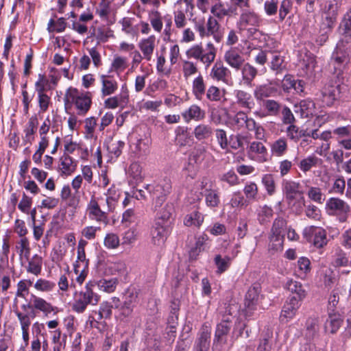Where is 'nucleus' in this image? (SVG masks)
Wrapping results in <instances>:
<instances>
[{
    "mask_svg": "<svg viewBox=\"0 0 351 351\" xmlns=\"http://www.w3.org/2000/svg\"><path fill=\"white\" fill-rule=\"evenodd\" d=\"M320 162H322L320 158L312 154L302 159L298 165L300 171L306 173L312 168L316 167Z\"/></svg>",
    "mask_w": 351,
    "mask_h": 351,
    "instance_id": "nucleus-37",
    "label": "nucleus"
},
{
    "mask_svg": "<svg viewBox=\"0 0 351 351\" xmlns=\"http://www.w3.org/2000/svg\"><path fill=\"white\" fill-rule=\"evenodd\" d=\"M241 78L239 84L247 87L253 86V81L258 75V70L250 63L243 64L240 69Z\"/></svg>",
    "mask_w": 351,
    "mask_h": 351,
    "instance_id": "nucleus-19",
    "label": "nucleus"
},
{
    "mask_svg": "<svg viewBox=\"0 0 351 351\" xmlns=\"http://www.w3.org/2000/svg\"><path fill=\"white\" fill-rule=\"evenodd\" d=\"M261 22L259 14L249 8L242 9L236 25L240 32L247 31L249 36H254L259 32L258 27Z\"/></svg>",
    "mask_w": 351,
    "mask_h": 351,
    "instance_id": "nucleus-5",
    "label": "nucleus"
},
{
    "mask_svg": "<svg viewBox=\"0 0 351 351\" xmlns=\"http://www.w3.org/2000/svg\"><path fill=\"white\" fill-rule=\"evenodd\" d=\"M243 193L249 201H257L258 199V188L254 182H247L243 188Z\"/></svg>",
    "mask_w": 351,
    "mask_h": 351,
    "instance_id": "nucleus-55",
    "label": "nucleus"
},
{
    "mask_svg": "<svg viewBox=\"0 0 351 351\" xmlns=\"http://www.w3.org/2000/svg\"><path fill=\"white\" fill-rule=\"evenodd\" d=\"M261 291V287L259 284H254L249 288L245 299L247 312L256 309Z\"/></svg>",
    "mask_w": 351,
    "mask_h": 351,
    "instance_id": "nucleus-21",
    "label": "nucleus"
},
{
    "mask_svg": "<svg viewBox=\"0 0 351 351\" xmlns=\"http://www.w3.org/2000/svg\"><path fill=\"white\" fill-rule=\"evenodd\" d=\"M192 92L195 97L198 100H202L206 93V84L204 77L199 74L193 81Z\"/></svg>",
    "mask_w": 351,
    "mask_h": 351,
    "instance_id": "nucleus-32",
    "label": "nucleus"
},
{
    "mask_svg": "<svg viewBox=\"0 0 351 351\" xmlns=\"http://www.w3.org/2000/svg\"><path fill=\"white\" fill-rule=\"evenodd\" d=\"M96 282L88 281L83 289L75 291L73 295L72 309L78 313L85 311L88 306H96L100 300V295L95 291Z\"/></svg>",
    "mask_w": 351,
    "mask_h": 351,
    "instance_id": "nucleus-1",
    "label": "nucleus"
},
{
    "mask_svg": "<svg viewBox=\"0 0 351 351\" xmlns=\"http://www.w3.org/2000/svg\"><path fill=\"white\" fill-rule=\"evenodd\" d=\"M205 198V204L210 209L217 208L221 202L219 193L217 189H209L202 192Z\"/></svg>",
    "mask_w": 351,
    "mask_h": 351,
    "instance_id": "nucleus-29",
    "label": "nucleus"
},
{
    "mask_svg": "<svg viewBox=\"0 0 351 351\" xmlns=\"http://www.w3.org/2000/svg\"><path fill=\"white\" fill-rule=\"evenodd\" d=\"M29 304H30L27 306L25 304L23 305V308L25 309L27 306L30 308L32 306L33 308L43 312L46 315L53 312L56 309V307H54L51 303L33 293L30 295Z\"/></svg>",
    "mask_w": 351,
    "mask_h": 351,
    "instance_id": "nucleus-18",
    "label": "nucleus"
},
{
    "mask_svg": "<svg viewBox=\"0 0 351 351\" xmlns=\"http://www.w3.org/2000/svg\"><path fill=\"white\" fill-rule=\"evenodd\" d=\"M173 210L172 204L167 203L163 207L158 208L156 211V221H160L162 223H165L169 226L170 222L169 221Z\"/></svg>",
    "mask_w": 351,
    "mask_h": 351,
    "instance_id": "nucleus-45",
    "label": "nucleus"
},
{
    "mask_svg": "<svg viewBox=\"0 0 351 351\" xmlns=\"http://www.w3.org/2000/svg\"><path fill=\"white\" fill-rule=\"evenodd\" d=\"M182 117L184 121L189 123L191 120L195 121L203 120L206 117V112L199 106L193 104L182 112Z\"/></svg>",
    "mask_w": 351,
    "mask_h": 351,
    "instance_id": "nucleus-23",
    "label": "nucleus"
},
{
    "mask_svg": "<svg viewBox=\"0 0 351 351\" xmlns=\"http://www.w3.org/2000/svg\"><path fill=\"white\" fill-rule=\"evenodd\" d=\"M150 144L151 140L147 136L137 138L136 143L133 144L134 146V152L139 156L146 155L149 152Z\"/></svg>",
    "mask_w": 351,
    "mask_h": 351,
    "instance_id": "nucleus-43",
    "label": "nucleus"
},
{
    "mask_svg": "<svg viewBox=\"0 0 351 351\" xmlns=\"http://www.w3.org/2000/svg\"><path fill=\"white\" fill-rule=\"evenodd\" d=\"M149 20L154 30L158 33L161 32L162 29V19L161 14L155 9L149 12Z\"/></svg>",
    "mask_w": 351,
    "mask_h": 351,
    "instance_id": "nucleus-48",
    "label": "nucleus"
},
{
    "mask_svg": "<svg viewBox=\"0 0 351 351\" xmlns=\"http://www.w3.org/2000/svg\"><path fill=\"white\" fill-rule=\"evenodd\" d=\"M300 109L302 117H308L315 112V104L308 99L302 100L300 102Z\"/></svg>",
    "mask_w": 351,
    "mask_h": 351,
    "instance_id": "nucleus-58",
    "label": "nucleus"
},
{
    "mask_svg": "<svg viewBox=\"0 0 351 351\" xmlns=\"http://www.w3.org/2000/svg\"><path fill=\"white\" fill-rule=\"evenodd\" d=\"M347 89L346 86L341 84L326 85L322 90V102L326 106H332L339 101L342 93Z\"/></svg>",
    "mask_w": 351,
    "mask_h": 351,
    "instance_id": "nucleus-8",
    "label": "nucleus"
},
{
    "mask_svg": "<svg viewBox=\"0 0 351 351\" xmlns=\"http://www.w3.org/2000/svg\"><path fill=\"white\" fill-rule=\"evenodd\" d=\"M42 266L43 258L38 254H34L31 258H29L26 271L27 273L38 276L41 273Z\"/></svg>",
    "mask_w": 351,
    "mask_h": 351,
    "instance_id": "nucleus-36",
    "label": "nucleus"
},
{
    "mask_svg": "<svg viewBox=\"0 0 351 351\" xmlns=\"http://www.w3.org/2000/svg\"><path fill=\"white\" fill-rule=\"evenodd\" d=\"M96 282V287L107 293L113 292L117 285L118 280L117 278H113L109 280L101 279Z\"/></svg>",
    "mask_w": 351,
    "mask_h": 351,
    "instance_id": "nucleus-54",
    "label": "nucleus"
},
{
    "mask_svg": "<svg viewBox=\"0 0 351 351\" xmlns=\"http://www.w3.org/2000/svg\"><path fill=\"white\" fill-rule=\"evenodd\" d=\"M195 137L198 141H202L208 138L213 134L211 126L206 124H199L193 131Z\"/></svg>",
    "mask_w": 351,
    "mask_h": 351,
    "instance_id": "nucleus-49",
    "label": "nucleus"
},
{
    "mask_svg": "<svg viewBox=\"0 0 351 351\" xmlns=\"http://www.w3.org/2000/svg\"><path fill=\"white\" fill-rule=\"evenodd\" d=\"M297 311L298 310L295 308L287 303H285L280 315V321L282 323L288 322L289 320L295 316Z\"/></svg>",
    "mask_w": 351,
    "mask_h": 351,
    "instance_id": "nucleus-60",
    "label": "nucleus"
},
{
    "mask_svg": "<svg viewBox=\"0 0 351 351\" xmlns=\"http://www.w3.org/2000/svg\"><path fill=\"white\" fill-rule=\"evenodd\" d=\"M66 24L64 18H60L57 21L51 19L48 23L47 30L49 32H62L65 30Z\"/></svg>",
    "mask_w": 351,
    "mask_h": 351,
    "instance_id": "nucleus-61",
    "label": "nucleus"
},
{
    "mask_svg": "<svg viewBox=\"0 0 351 351\" xmlns=\"http://www.w3.org/2000/svg\"><path fill=\"white\" fill-rule=\"evenodd\" d=\"M128 67V60L125 57L116 56L112 63L111 69L117 73L123 72Z\"/></svg>",
    "mask_w": 351,
    "mask_h": 351,
    "instance_id": "nucleus-62",
    "label": "nucleus"
},
{
    "mask_svg": "<svg viewBox=\"0 0 351 351\" xmlns=\"http://www.w3.org/2000/svg\"><path fill=\"white\" fill-rule=\"evenodd\" d=\"M282 87L285 92L290 93L293 90L294 93L300 94L304 92V82L300 80H295L292 75H286L282 80Z\"/></svg>",
    "mask_w": 351,
    "mask_h": 351,
    "instance_id": "nucleus-22",
    "label": "nucleus"
},
{
    "mask_svg": "<svg viewBox=\"0 0 351 351\" xmlns=\"http://www.w3.org/2000/svg\"><path fill=\"white\" fill-rule=\"evenodd\" d=\"M342 34L351 38V8L345 14L340 25Z\"/></svg>",
    "mask_w": 351,
    "mask_h": 351,
    "instance_id": "nucleus-64",
    "label": "nucleus"
},
{
    "mask_svg": "<svg viewBox=\"0 0 351 351\" xmlns=\"http://www.w3.org/2000/svg\"><path fill=\"white\" fill-rule=\"evenodd\" d=\"M349 62L350 58L348 51L342 47L341 44L338 43L330 60V65L333 66L334 73L338 77L343 73Z\"/></svg>",
    "mask_w": 351,
    "mask_h": 351,
    "instance_id": "nucleus-9",
    "label": "nucleus"
},
{
    "mask_svg": "<svg viewBox=\"0 0 351 351\" xmlns=\"http://www.w3.org/2000/svg\"><path fill=\"white\" fill-rule=\"evenodd\" d=\"M285 235L269 233V250L274 252L281 251L283 249Z\"/></svg>",
    "mask_w": 351,
    "mask_h": 351,
    "instance_id": "nucleus-47",
    "label": "nucleus"
},
{
    "mask_svg": "<svg viewBox=\"0 0 351 351\" xmlns=\"http://www.w3.org/2000/svg\"><path fill=\"white\" fill-rule=\"evenodd\" d=\"M257 220L259 223L264 225L270 221L274 215V210L271 206L266 204L259 206L256 210Z\"/></svg>",
    "mask_w": 351,
    "mask_h": 351,
    "instance_id": "nucleus-35",
    "label": "nucleus"
},
{
    "mask_svg": "<svg viewBox=\"0 0 351 351\" xmlns=\"http://www.w3.org/2000/svg\"><path fill=\"white\" fill-rule=\"evenodd\" d=\"M285 288L291 293L290 295H295L296 298L304 300L306 295V292L302 285L298 281L288 280Z\"/></svg>",
    "mask_w": 351,
    "mask_h": 351,
    "instance_id": "nucleus-34",
    "label": "nucleus"
},
{
    "mask_svg": "<svg viewBox=\"0 0 351 351\" xmlns=\"http://www.w3.org/2000/svg\"><path fill=\"white\" fill-rule=\"evenodd\" d=\"M316 61L315 56L310 52H306L300 60L299 66L302 70L303 75L311 77L313 75Z\"/></svg>",
    "mask_w": 351,
    "mask_h": 351,
    "instance_id": "nucleus-24",
    "label": "nucleus"
},
{
    "mask_svg": "<svg viewBox=\"0 0 351 351\" xmlns=\"http://www.w3.org/2000/svg\"><path fill=\"white\" fill-rule=\"evenodd\" d=\"M64 103H74L80 114H84L89 110L91 105L90 93L89 92H80L77 88L70 87L67 89L64 98Z\"/></svg>",
    "mask_w": 351,
    "mask_h": 351,
    "instance_id": "nucleus-6",
    "label": "nucleus"
},
{
    "mask_svg": "<svg viewBox=\"0 0 351 351\" xmlns=\"http://www.w3.org/2000/svg\"><path fill=\"white\" fill-rule=\"evenodd\" d=\"M169 234V226L167 223H162L160 221H155L151 230L152 242L154 245H162Z\"/></svg>",
    "mask_w": 351,
    "mask_h": 351,
    "instance_id": "nucleus-13",
    "label": "nucleus"
},
{
    "mask_svg": "<svg viewBox=\"0 0 351 351\" xmlns=\"http://www.w3.org/2000/svg\"><path fill=\"white\" fill-rule=\"evenodd\" d=\"M303 237L317 248H322L328 243L326 231L322 227L307 226L303 230Z\"/></svg>",
    "mask_w": 351,
    "mask_h": 351,
    "instance_id": "nucleus-7",
    "label": "nucleus"
},
{
    "mask_svg": "<svg viewBox=\"0 0 351 351\" xmlns=\"http://www.w3.org/2000/svg\"><path fill=\"white\" fill-rule=\"evenodd\" d=\"M348 263V258L346 254L341 249L335 250L333 256L332 264L335 267H344Z\"/></svg>",
    "mask_w": 351,
    "mask_h": 351,
    "instance_id": "nucleus-63",
    "label": "nucleus"
},
{
    "mask_svg": "<svg viewBox=\"0 0 351 351\" xmlns=\"http://www.w3.org/2000/svg\"><path fill=\"white\" fill-rule=\"evenodd\" d=\"M210 77L215 81L228 84L231 80V71L221 61H217L211 68Z\"/></svg>",
    "mask_w": 351,
    "mask_h": 351,
    "instance_id": "nucleus-16",
    "label": "nucleus"
},
{
    "mask_svg": "<svg viewBox=\"0 0 351 351\" xmlns=\"http://www.w3.org/2000/svg\"><path fill=\"white\" fill-rule=\"evenodd\" d=\"M326 213L330 216H339V221L344 222L346 220V214L349 212L350 206L338 197H330L326 203Z\"/></svg>",
    "mask_w": 351,
    "mask_h": 351,
    "instance_id": "nucleus-10",
    "label": "nucleus"
},
{
    "mask_svg": "<svg viewBox=\"0 0 351 351\" xmlns=\"http://www.w3.org/2000/svg\"><path fill=\"white\" fill-rule=\"evenodd\" d=\"M248 157L258 162H265L268 160V152L266 147L258 141H252L247 147Z\"/></svg>",
    "mask_w": 351,
    "mask_h": 351,
    "instance_id": "nucleus-14",
    "label": "nucleus"
},
{
    "mask_svg": "<svg viewBox=\"0 0 351 351\" xmlns=\"http://www.w3.org/2000/svg\"><path fill=\"white\" fill-rule=\"evenodd\" d=\"M307 195L312 201L318 204H323L326 199V195L322 193V189L317 186L309 187Z\"/></svg>",
    "mask_w": 351,
    "mask_h": 351,
    "instance_id": "nucleus-59",
    "label": "nucleus"
},
{
    "mask_svg": "<svg viewBox=\"0 0 351 351\" xmlns=\"http://www.w3.org/2000/svg\"><path fill=\"white\" fill-rule=\"evenodd\" d=\"M235 104L240 108L250 111L255 103L252 95L243 90H235L234 91Z\"/></svg>",
    "mask_w": 351,
    "mask_h": 351,
    "instance_id": "nucleus-20",
    "label": "nucleus"
},
{
    "mask_svg": "<svg viewBox=\"0 0 351 351\" xmlns=\"http://www.w3.org/2000/svg\"><path fill=\"white\" fill-rule=\"evenodd\" d=\"M282 189L288 199H293L298 192L299 184L291 180H284L282 183Z\"/></svg>",
    "mask_w": 351,
    "mask_h": 351,
    "instance_id": "nucleus-53",
    "label": "nucleus"
},
{
    "mask_svg": "<svg viewBox=\"0 0 351 351\" xmlns=\"http://www.w3.org/2000/svg\"><path fill=\"white\" fill-rule=\"evenodd\" d=\"M270 68L275 71L277 74L285 69V58L279 52L271 53Z\"/></svg>",
    "mask_w": 351,
    "mask_h": 351,
    "instance_id": "nucleus-46",
    "label": "nucleus"
},
{
    "mask_svg": "<svg viewBox=\"0 0 351 351\" xmlns=\"http://www.w3.org/2000/svg\"><path fill=\"white\" fill-rule=\"evenodd\" d=\"M101 88V93L103 97L114 94L118 89V82L110 76L101 75L100 77Z\"/></svg>",
    "mask_w": 351,
    "mask_h": 351,
    "instance_id": "nucleus-27",
    "label": "nucleus"
},
{
    "mask_svg": "<svg viewBox=\"0 0 351 351\" xmlns=\"http://www.w3.org/2000/svg\"><path fill=\"white\" fill-rule=\"evenodd\" d=\"M277 92V88L270 84H261L254 88V96L257 101H263L265 98L273 97Z\"/></svg>",
    "mask_w": 351,
    "mask_h": 351,
    "instance_id": "nucleus-28",
    "label": "nucleus"
},
{
    "mask_svg": "<svg viewBox=\"0 0 351 351\" xmlns=\"http://www.w3.org/2000/svg\"><path fill=\"white\" fill-rule=\"evenodd\" d=\"M328 316L324 322L325 329H339L343 324V317L339 312H328Z\"/></svg>",
    "mask_w": 351,
    "mask_h": 351,
    "instance_id": "nucleus-30",
    "label": "nucleus"
},
{
    "mask_svg": "<svg viewBox=\"0 0 351 351\" xmlns=\"http://www.w3.org/2000/svg\"><path fill=\"white\" fill-rule=\"evenodd\" d=\"M210 12L213 16L219 19L228 15V11H226V8L221 0H213Z\"/></svg>",
    "mask_w": 351,
    "mask_h": 351,
    "instance_id": "nucleus-51",
    "label": "nucleus"
},
{
    "mask_svg": "<svg viewBox=\"0 0 351 351\" xmlns=\"http://www.w3.org/2000/svg\"><path fill=\"white\" fill-rule=\"evenodd\" d=\"M232 258L221 254H216L214 258V263L217 267L216 274H221L229 269L231 266Z\"/></svg>",
    "mask_w": 351,
    "mask_h": 351,
    "instance_id": "nucleus-33",
    "label": "nucleus"
},
{
    "mask_svg": "<svg viewBox=\"0 0 351 351\" xmlns=\"http://www.w3.org/2000/svg\"><path fill=\"white\" fill-rule=\"evenodd\" d=\"M16 248L18 250L20 258L24 257L28 260L30 256V245L29 239L27 237H22L16 243Z\"/></svg>",
    "mask_w": 351,
    "mask_h": 351,
    "instance_id": "nucleus-52",
    "label": "nucleus"
},
{
    "mask_svg": "<svg viewBox=\"0 0 351 351\" xmlns=\"http://www.w3.org/2000/svg\"><path fill=\"white\" fill-rule=\"evenodd\" d=\"M217 52V49L209 41L206 44L205 49L202 43L193 45L186 50V56L189 59H194L203 64L207 69L214 62Z\"/></svg>",
    "mask_w": 351,
    "mask_h": 351,
    "instance_id": "nucleus-3",
    "label": "nucleus"
},
{
    "mask_svg": "<svg viewBox=\"0 0 351 351\" xmlns=\"http://www.w3.org/2000/svg\"><path fill=\"white\" fill-rule=\"evenodd\" d=\"M210 338L208 330L203 331L194 345L193 351H210Z\"/></svg>",
    "mask_w": 351,
    "mask_h": 351,
    "instance_id": "nucleus-41",
    "label": "nucleus"
},
{
    "mask_svg": "<svg viewBox=\"0 0 351 351\" xmlns=\"http://www.w3.org/2000/svg\"><path fill=\"white\" fill-rule=\"evenodd\" d=\"M150 194L154 210L162 206L172 189L171 179L164 177L158 179L153 184H147L145 187Z\"/></svg>",
    "mask_w": 351,
    "mask_h": 351,
    "instance_id": "nucleus-2",
    "label": "nucleus"
},
{
    "mask_svg": "<svg viewBox=\"0 0 351 351\" xmlns=\"http://www.w3.org/2000/svg\"><path fill=\"white\" fill-rule=\"evenodd\" d=\"M223 59L231 68L236 71L240 70L245 62L241 51L237 47H231L227 50L224 53Z\"/></svg>",
    "mask_w": 351,
    "mask_h": 351,
    "instance_id": "nucleus-17",
    "label": "nucleus"
},
{
    "mask_svg": "<svg viewBox=\"0 0 351 351\" xmlns=\"http://www.w3.org/2000/svg\"><path fill=\"white\" fill-rule=\"evenodd\" d=\"M280 6L278 5V19L279 21L282 22L287 14L291 12L293 6L292 0H282L279 1Z\"/></svg>",
    "mask_w": 351,
    "mask_h": 351,
    "instance_id": "nucleus-57",
    "label": "nucleus"
},
{
    "mask_svg": "<svg viewBox=\"0 0 351 351\" xmlns=\"http://www.w3.org/2000/svg\"><path fill=\"white\" fill-rule=\"evenodd\" d=\"M56 286V284L53 281L39 278L36 281L34 287L38 291L51 292L55 289Z\"/></svg>",
    "mask_w": 351,
    "mask_h": 351,
    "instance_id": "nucleus-56",
    "label": "nucleus"
},
{
    "mask_svg": "<svg viewBox=\"0 0 351 351\" xmlns=\"http://www.w3.org/2000/svg\"><path fill=\"white\" fill-rule=\"evenodd\" d=\"M195 28L201 38L212 37L217 43H221L223 38L224 28L217 19L211 15L205 23H196Z\"/></svg>",
    "mask_w": 351,
    "mask_h": 351,
    "instance_id": "nucleus-4",
    "label": "nucleus"
},
{
    "mask_svg": "<svg viewBox=\"0 0 351 351\" xmlns=\"http://www.w3.org/2000/svg\"><path fill=\"white\" fill-rule=\"evenodd\" d=\"M261 184L263 185L268 195H274L276 191V182L274 175L271 173L264 174L261 178Z\"/></svg>",
    "mask_w": 351,
    "mask_h": 351,
    "instance_id": "nucleus-50",
    "label": "nucleus"
},
{
    "mask_svg": "<svg viewBox=\"0 0 351 351\" xmlns=\"http://www.w3.org/2000/svg\"><path fill=\"white\" fill-rule=\"evenodd\" d=\"M288 149L287 139L281 137L275 141L271 145V152L276 157L284 156Z\"/></svg>",
    "mask_w": 351,
    "mask_h": 351,
    "instance_id": "nucleus-40",
    "label": "nucleus"
},
{
    "mask_svg": "<svg viewBox=\"0 0 351 351\" xmlns=\"http://www.w3.org/2000/svg\"><path fill=\"white\" fill-rule=\"evenodd\" d=\"M37 119L36 117H32L25 128L24 129L25 137L23 138V141L25 143H32L34 139V134H35L37 128Z\"/></svg>",
    "mask_w": 351,
    "mask_h": 351,
    "instance_id": "nucleus-44",
    "label": "nucleus"
},
{
    "mask_svg": "<svg viewBox=\"0 0 351 351\" xmlns=\"http://www.w3.org/2000/svg\"><path fill=\"white\" fill-rule=\"evenodd\" d=\"M285 132L287 138L295 143L299 141L302 137L309 136L308 132L304 130L300 129L299 127L294 124L289 125Z\"/></svg>",
    "mask_w": 351,
    "mask_h": 351,
    "instance_id": "nucleus-39",
    "label": "nucleus"
},
{
    "mask_svg": "<svg viewBox=\"0 0 351 351\" xmlns=\"http://www.w3.org/2000/svg\"><path fill=\"white\" fill-rule=\"evenodd\" d=\"M77 163L69 155L64 154L60 159L59 171L62 176H71L76 170Z\"/></svg>",
    "mask_w": 351,
    "mask_h": 351,
    "instance_id": "nucleus-25",
    "label": "nucleus"
},
{
    "mask_svg": "<svg viewBox=\"0 0 351 351\" xmlns=\"http://www.w3.org/2000/svg\"><path fill=\"white\" fill-rule=\"evenodd\" d=\"M108 213L107 210H102L101 209L97 199L93 195L86 207V215L88 218L90 220L107 225L108 223Z\"/></svg>",
    "mask_w": 351,
    "mask_h": 351,
    "instance_id": "nucleus-11",
    "label": "nucleus"
},
{
    "mask_svg": "<svg viewBox=\"0 0 351 351\" xmlns=\"http://www.w3.org/2000/svg\"><path fill=\"white\" fill-rule=\"evenodd\" d=\"M106 195V203L107 206V212H112L118 201L119 194L117 189L114 186L109 188L107 192L104 194Z\"/></svg>",
    "mask_w": 351,
    "mask_h": 351,
    "instance_id": "nucleus-38",
    "label": "nucleus"
},
{
    "mask_svg": "<svg viewBox=\"0 0 351 351\" xmlns=\"http://www.w3.org/2000/svg\"><path fill=\"white\" fill-rule=\"evenodd\" d=\"M176 142L181 146L188 145L191 141V136L188 131V128L184 126H178L175 130Z\"/></svg>",
    "mask_w": 351,
    "mask_h": 351,
    "instance_id": "nucleus-42",
    "label": "nucleus"
},
{
    "mask_svg": "<svg viewBox=\"0 0 351 351\" xmlns=\"http://www.w3.org/2000/svg\"><path fill=\"white\" fill-rule=\"evenodd\" d=\"M229 124L233 130H248L254 127V119L248 117L243 111L238 112L232 117L229 118Z\"/></svg>",
    "mask_w": 351,
    "mask_h": 351,
    "instance_id": "nucleus-12",
    "label": "nucleus"
},
{
    "mask_svg": "<svg viewBox=\"0 0 351 351\" xmlns=\"http://www.w3.org/2000/svg\"><path fill=\"white\" fill-rule=\"evenodd\" d=\"M138 46L143 55L144 59L150 61L156 46L155 36H150L147 38L142 39L138 43Z\"/></svg>",
    "mask_w": 351,
    "mask_h": 351,
    "instance_id": "nucleus-26",
    "label": "nucleus"
},
{
    "mask_svg": "<svg viewBox=\"0 0 351 351\" xmlns=\"http://www.w3.org/2000/svg\"><path fill=\"white\" fill-rule=\"evenodd\" d=\"M189 158L199 166L202 164L208 166L214 159L212 154L208 152L204 146L195 147L190 153Z\"/></svg>",
    "mask_w": 351,
    "mask_h": 351,
    "instance_id": "nucleus-15",
    "label": "nucleus"
},
{
    "mask_svg": "<svg viewBox=\"0 0 351 351\" xmlns=\"http://www.w3.org/2000/svg\"><path fill=\"white\" fill-rule=\"evenodd\" d=\"M204 220V215L197 210H194L184 217V224L188 227L195 226L199 228L202 225Z\"/></svg>",
    "mask_w": 351,
    "mask_h": 351,
    "instance_id": "nucleus-31",
    "label": "nucleus"
}]
</instances>
